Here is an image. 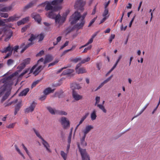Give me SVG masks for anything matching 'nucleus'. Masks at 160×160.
<instances>
[{
	"mask_svg": "<svg viewBox=\"0 0 160 160\" xmlns=\"http://www.w3.org/2000/svg\"><path fill=\"white\" fill-rule=\"evenodd\" d=\"M53 59L52 56L50 55H46L45 60L42 58L39 59L37 64L33 66L30 70V72H33V74L36 76L43 69L46 63L51 62Z\"/></svg>",
	"mask_w": 160,
	"mask_h": 160,
	"instance_id": "obj_1",
	"label": "nucleus"
},
{
	"mask_svg": "<svg viewBox=\"0 0 160 160\" xmlns=\"http://www.w3.org/2000/svg\"><path fill=\"white\" fill-rule=\"evenodd\" d=\"M87 14L86 12L84 13L82 16L80 12H75L70 17V22L71 24H76L74 26L75 28L79 29H81L84 25L85 18Z\"/></svg>",
	"mask_w": 160,
	"mask_h": 160,
	"instance_id": "obj_2",
	"label": "nucleus"
},
{
	"mask_svg": "<svg viewBox=\"0 0 160 160\" xmlns=\"http://www.w3.org/2000/svg\"><path fill=\"white\" fill-rule=\"evenodd\" d=\"M13 83L11 82L9 85H6L2 86L0 88V98L3 94L1 100L2 102H3L8 97L11 93L12 89V85Z\"/></svg>",
	"mask_w": 160,
	"mask_h": 160,
	"instance_id": "obj_3",
	"label": "nucleus"
},
{
	"mask_svg": "<svg viewBox=\"0 0 160 160\" xmlns=\"http://www.w3.org/2000/svg\"><path fill=\"white\" fill-rule=\"evenodd\" d=\"M63 0H54L51 2H45L46 5L45 9L46 11H56L58 8L56 7V5L61 3Z\"/></svg>",
	"mask_w": 160,
	"mask_h": 160,
	"instance_id": "obj_4",
	"label": "nucleus"
},
{
	"mask_svg": "<svg viewBox=\"0 0 160 160\" xmlns=\"http://www.w3.org/2000/svg\"><path fill=\"white\" fill-rule=\"evenodd\" d=\"M67 15V12L63 13L62 16L59 13L57 14L54 19L56 25L58 27L62 25L66 21Z\"/></svg>",
	"mask_w": 160,
	"mask_h": 160,
	"instance_id": "obj_5",
	"label": "nucleus"
},
{
	"mask_svg": "<svg viewBox=\"0 0 160 160\" xmlns=\"http://www.w3.org/2000/svg\"><path fill=\"white\" fill-rule=\"evenodd\" d=\"M78 147L81 157L82 160H90L89 155L85 149H83L78 144Z\"/></svg>",
	"mask_w": 160,
	"mask_h": 160,
	"instance_id": "obj_6",
	"label": "nucleus"
},
{
	"mask_svg": "<svg viewBox=\"0 0 160 160\" xmlns=\"http://www.w3.org/2000/svg\"><path fill=\"white\" fill-rule=\"evenodd\" d=\"M59 122L63 128L66 129L69 127V121L67 118L64 117H62L60 119Z\"/></svg>",
	"mask_w": 160,
	"mask_h": 160,
	"instance_id": "obj_7",
	"label": "nucleus"
},
{
	"mask_svg": "<svg viewBox=\"0 0 160 160\" xmlns=\"http://www.w3.org/2000/svg\"><path fill=\"white\" fill-rule=\"evenodd\" d=\"M85 3V2L83 0H77L74 5V7L76 9L82 10L83 9V7Z\"/></svg>",
	"mask_w": 160,
	"mask_h": 160,
	"instance_id": "obj_8",
	"label": "nucleus"
},
{
	"mask_svg": "<svg viewBox=\"0 0 160 160\" xmlns=\"http://www.w3.org/2000/svg\"><path fill=\"white\" fill-rule=\"evenodd\" d=\"M100 97H97L96 98V102L95 104V105L97 106V107L102 110L104 113H106L107 112V110L105 108L104 106L102 105L99 104L98 103L100 102Z\"/></svg>",
	"mask_w": 160,
	"mask_h": 160,
	"instance_id": "obj_9",
	"label": "nucleus"
},
{
	"mask_svg": "<svg viewBox=\"0 0 160 160\" xmlns=\"http://www.w3.org/2000/svg\"><path fill=\"white\" fill-rule=\"evenodd\" d=\"M30 58H27L23 61L22 63L20 64L18 66V68L20 70L23 69L27 65L30 63Z\"/></svg>",
	"mask_w": 160,
	"mask_h": 160,
	"instance_id": "obj_10",
	"label": "nucleus"
},
{
	"mask_svg": "<svg viewBox=\"0 0 160 160\" xmlns=\"http://www.w3.org/2000/svg\"><path fill=\"white\" fill-rule=\"evenodd\" d=\"M93 126L92 125H87L84 129L82 130V132L83 133V136H86L87 134L93 128Z\"/></svg>",
	"mask_w": 160,
	"mask_h": 160,
	"instance_id": "obj_11",
	"label": "nucleus"
},
{
	"mask_svg": "<svg viewBox=\"0 0 160 160\" xmlns=\"http://www.w3.org/2000/svg\"><path fill=\"white\" fill-rule=\"evenodd\" d=\"M36 106V103L33 102L30 105L29 107L26 109L25 112L26 113H28L32 112L34 110Z\"/></svg>",
	"mask_w": 160,
	"mask_h": 160,
	"instance_id": "obj_12",
	"label": "nucleus"
},
{
	"mask_svg": "<svg viewBox=\"0 0 160 160\" xmlns=\"http://www.w3.org/2000/svg\"><path fill=\"white\" fill-rule=\"evenodd\" d=\"M31 17L36 21L38 23H40L41 18L39 14L36 13H33L31 15Z\"/></svg>",
	"mask_w": 160,
	"mask_h": 160,
	"instance_id": "obj_13",
	"label": "nucleus"
},
{
	"mask_svg": "<svg viewBox=\"0 0 160 160\" xmlns=\"http://www.w3.org/2000/svg\"><path fill=\"white\" fill-rule=\"evenodd\" d=\"M72 96L74 99L76 101H78L82 98V96L78 94L76 92L73 91L72 92Z\"/></svg>",
	"mask_w": 160,
	"mask_h": 160,
	"instance_id": "obj_14",
	"label": "nucleus"
},
{
	"mask_svg": "<svg viewBox=\"0 0 160 160\" xmlns=\"http://www.w3.org/2000/svg\"><path fill=\"white\" fill-rule=\"evenodd\" d=\"M86 137V136H83L80 139V144H79L80 146L81 145L83 148H84L87 145V143L85 141Z\"/></svg>",
	"mask_w": 160,
	"mask_h": 160,
	"instance_id": "obj_15",
	"label": "nucleus"
},
{
	"mask_svg": "<svg viewBox=\"0 0 160 160\" xmlns=\"http://www.w3.org/2000/svg\"><path fill=\"white\" fill-rule=\"evenodd\" d=\"M54 11H52L51 12L49 11L47 12L46 13L47 17L52 19H54L57 15L54 13Z\"/></svg>",
	"mask_w": 160,
	"mask_h": 160,
	"instance_id": "obj_16",
	"label": "nucleus"
},
{
	"mask_svg": "<svg viewBox=\"0 0 160 160\" xmlns=\"http://www.w3.org/2000/svg\"><path fill=\"white\" fill-rule=\"evenodd\" d=\"M10 22H13L18 21L20 18V17L17 14H15L12 16L9 17Z\"/></svg>",
	"mask_w": 160,
	"mask_h": 160,
	"instance_id": "obj_17",
	"label": "nucleus"
},
{
	"mask_svg": "<svg viewBox=\"0 0 160 160\" xmlns=\"http://www.w3.org/2000/svg\"><path fill=\"white\" fill-rule=\"evenodd\" d=\"M46 108L51 114L52 115L56 114L58 110L54 109L50 106L46 107Z\"/></svg>",
	"mask_w": 160,
	"mask_h": 160,
	"instance_id": "obj_18",
	"label": "nucleus"
},
{
	"mask_svg": "<svg viewBox=\"0 0 160 160\" xmlns=\"http://www.w3.org/2000/svg\"><path fill=\"white\" fill-rule=\"evenodd\" d=\"M42 141V144L45 147L47 150L49 152H51V150L49 148V146L48 143L43 138L41 139Z\"/></svg>",
	"mask_w": 160,
	"mask_h": 160,
	"instance_id": "obj_19",
	"label": "nucleus"
},
{
	"mask_svg": "<svg viewBox=\"0 0 160 160\" xmlns=\"http://www.w3.org/2000/svg\"><path fill=\"white\" fill-rule=\"evenodd\" d=\"M71 88L72 90V92L74 91V90L75 89H79L81 88L80 85L76 83H72L71 84Z\"/></svg>",
	"mask_w": 160,
	"mask_h": 160,
	"instance_id": "obj_20",
	"label": "nucleus"
},
{
	"mask_svg": "<svg viewBox=\"0 0 160 160\" xmlns=\"http://www.w3.org/2000/svg\"><path fill=\"white\" fill-rule=\"evenodd\" d=\"M76 72L78 74L85 73L87 72V71L85 68H80L78 69L77 70Z\"/></svg>",
	"mask_w": 160,
	"mask_h": 160,
	"instance_id": "obj_21",
	"label": "nucleus"
},
{
	"mask_svg": "<svg viewBox=\"0 0 160 160\" xmlns=\"http://www.w3.org/2000/svg\"><path fill=\"white\" fill-rule=\"evenodd\" d=\"M37 37V35H34L33 34H31L30 35V38L28 39V41L30 42L29 43H32V45L34 43L32 42V41L34 40Z\"/></svg>",
	"mask_w": 160,
	"mask_h": 160,
	"instance_id": "obj_22",
	"label": "nucleus"
},
{
	"mask_svg": "<svg viewBox=\"0 0 160 160\" xmlns=\"http://www.w3.org/2000/svg\"><path fill=\"white\" fill-rule=\"evenodd\" d=\"M96 112V111L95 109H94L91 113V118L92 121L95 120L96 118L97 117Z\"/></svg>",
	"mask_w": 160,
	"mask_h": 160,
	"instance_id": "obj_23",
	"label": "nucleus"
},
{
	"mask_svg": "<svg viewBox=\"0 0 160 160\" xmlns=\"http://www.w3.org/2000/svg\"><path fill=\"white\" fill-rule=\"evenodd\" d=\"M74 72L73 69H68L64 71L62 73V75H66L70 74Z\"/></svg>",
	"mask_w": 160,
	"mask_h": 160,
	"instance_id": "obj_24",
	"label": "nucleus"
},
{
	"mask_svg": "<svg viewBox=\"0 0 160 160\" xmlns=\"http://www.w3.org/2000/svg\"><path fill=\"white\" fill-rule=\"evenodd\" d=\"M29 88H26L23 90L19 94V96H25L26 95L27 93L29 91Z\"/></svg>",
	"mask_w": 160,
	"mask_h": 160,
	"instance_id": "obj_25",
	"label": "nucleus"
},
{
	"mask_svg": "<svg viewBox=\"0 0 160 160\" xmlns=\"http://www.w3.org/2000/svg\"><path fill=\"white\" fill-rule=\"evenodd\" d=\"M54 89H52L51 88H49L45 89L43 91L44 94L47 95L49 93L53 92Z\"/></svg>",
	"mask_w": 160,
	"mask_h": 160,
	"instance_id": "obj_26",
	"label": "nucleus"
},
{
	"mask_svg": "<svg viewBox=\"0 0 160 160\" xmlns=\"http://www.w3.org/2000/svg\"><path fill=\"white\" fill-rule=\"evenodd\" d=\"M8 51L12 52V47H11L10 44L8 47L4 48L3 50L1 51L2 53H6Z\"/></svg>",
	"mask_w": 160,
	"mask_h": 160,
	"instance_id": "obj_27",
	"label": "nucleus"
},
{
	"mask_svg": "<svg viewBox=\"0 0 160 160\" xmlns=\"http://www.w3.org/2000/svg\"><path fill=\"white\" fill-rule=\"evenodd\" d=\"M56 115H67V113L63 111L58 110L57 113L56 112Z\"/></svg>",
	"mask_w": 160,
	"mask_h": 160,
	"instance_id": "obj_28",
	"label": "nucleus"
},
{
	"mask_svg": "<svg viewBox=\"0 0 160 160\" xmlns=\"http://www.w3.org/2000/svg\"><path fill=\"white\" fill-rule=\"evenodd\" d=\"M37 36L39 39V41L42 40L45 37V35L43 33H41L38 35H37Z\"/></svg>",
	"mask_w": 160,
	"mask_h": 160,
	"instance_id": "obj_29",
	"label": "nucleus"
},
{
	"mask_svg": "<svg viewBox=\"0 0 160 160\" xmlns=\"http://www.w3.org/2000/svg\"><path fill=\"white\" fill-rule=\"evenodd\" d=\"M60 154L64 160H66L67 158V154L63 151H61L60 152Z\"/></svg>",
	"mask_w": 160,
	"mask_h": 160,
	"instance_id": "obj_30",
	"label": "nucleus"
},
{
	"mask_svg": "<svg viewBox=\"0 0 160 160\" xmlns=\"http://www.w3.org/2000/svg\"><path fill=\"white\" fill-rule=\"evenodd\" d=\"M33 3L32 2H30L24 7V9L26 10L31 8L33 6Z\"/></svg>",
	"mask_w": 160,
	"mask_h": 160,
	"instance_id": "obj_31",
	"label": "nucleus"
},
{
	"mask_svg": "<svg viewBox=\"0 0 160 160\" xmlns=\"http://www.w3.org/2000/svg\"><path fill=\"white\" fill-rule=\"evenodd\" d=\"M33 130L34 131L35 133L36 134V136L40 139H41L42 138V136L40 135L39 132L36 129H35V128H33Z\"/></svg>",
	"mask_w": 160,
	"mask_h": 160,
	"instance_id": "obj_32",
	"label": "nucleus"
},
{
	"mask_svg": "<svg viewBox=\"0 0 160 160\" xmlns=\"http://www.w3.org/2000/svg\"><path fill=\"white\" fill-rule=\"evenodd\" d=\"M18 73L17 72H15L14 73H12L7 78V79L8 80H11L14 77L17 76L18 75Z\"/></svg>",
	"mask_w": 160,
	"mask_h": 160,
	"instance_id": "obj_33",
	"label": "nucleus"
},
{
	"mask_svg": "<svg viewBox=\"0 0 160 160\" xmlns=\"http://www.w3.org/2000/svg\"><path fill=\"white\" fill-rule=\"evenodd\" d=\"M14 147H15V149L18 152L19 154L21 155L24 158V156L23 154L21 152L20 150L19 149L18 146L16 145H14Z\"/></svg>",
	"mask_w": 160,
	"mask_h": 160,
	"instance_id": "obj_34",
	"label": "nucleus"
},
{
	"mask_svg": "<svg viewBox=\"0 0 160 160\" xmlns=\"http://www.w3.org/2000/svg\"><path fill=\"white\" fill-rule=\"evenodd\" d=\"M14 147H15V149L18 152L19 154L21 155L24 158V156L23 154L21 152L20 150L19 149L18 146L16 145H14Z\"/></svg>",
	"mask_w": 160,
	"mask_h": 160,
	"instance_id": "obj_35",
	"label": "nucleus"
},
{
	"mask_svg": "<svg viewBox=\"0 0 160 160\" xmlns=\"http://www.w3.org/2000/svg\"><path fill=\"white\" fill-rule=\"evenodd\" d=\"M107 16H108L109 17V15L108 14V9H104V11L102 14L103 17H107Z\"/></svg>",
	"mask_w": 160,
	"mask_h": 160,
	"instance_id": "obj_36",
	"label": "nucleus"
},
{
	"mask_svg": "<svg viewBox=\"0 0 160 160\" xmlns=\"http://www.w3.org/2000/svg\"><path fill=\"white\" fill-rule=\"evenodd\" d=\"M32 43H28L23 48L21 51V53H22L24 52V51L26 50L30 46L32 45Z\"/></svg>",
	"mask_w": 160,
	"mask_h": 160,
	"instance_id": "obj_37",
	"label": "nucleus"
},
{
	"mask_svg": "<svg viewBox=\"0 0 160 160\" xmlns=\"http://www.w3.org/2000/svg\"><path fill=\"white\" fill-rule=\"evenodd\" d=\"M88 113H87L85 114V115L83 116L81 119V120L79 122V124H81L83 122L84 120L87 118L88 116Z\"/></svg>",
	"mask_w": 160,
	"mask_h": 160,
	"instance_id": "obj_38",
	"label": "nucleus"
},
{
	"mask_svg": "<svg viewBox=\"0 0 160 160\" xmlns=\"http://www.w3.org/2000/svg\"><path fill=\"white\" fill-rule=\"evenodd\" d=\"M113 75H112L110 77H108V78H107L106 80H104L103 82H102L101 84L103 86V85L107 83L112 78V77Z\"/></svg>",
	"mask_w": 160,
	"mask_h": 160,
	"instance_id": "obj_39",
	"label": "nucleus"
},
{
	"mask_svg": "<svg viewBox=\"0 0 160 160\" xmlns=\"http://www.w3.org/2000/svg\"><path fill=\"white\" fill-rule=\"evenodd\" d=\"M93 41V39H92V38H91L86 44H85V45H84L83 46H82L81 47L79 48L81 49L82 48H83V47H84L87 46L89 44L91 43Z\"/></svg>",
	"mask_w": 160,
	"mask_h": 160,
	"instance_id": "obj_40",
	"label": "nucleus"
},
{
	"mask_svg": "<svg viewBox=\"0 0 160 160\" xmlns=\"http://www.w3.org/2000/svg\"><path fill=\"white\" fill-rule=\"evenodd\" d=\"M9 15L8 13L0 12V17L4 18H7L8 17Z\"/></svg>",
	"mask_w": 160,
	"mask_h": 160,
	"instance_id": "obj_41",
	"label": "nucleus"
},
{
	"mask_svg": "<svg viewBox=\"0 0 160 160\" xmlns=\"http://www.w3.org/2000/svg\"><path fill=\"white\" fill-rule=\"evenodd\" d=\"M90 59V58L89 56H88L86 58H85L83 60H82L81 62V63H84L85 62L89 61Z\"/></svg>",
	"mask_w": 160,
	"mask_h": 160,
	"instance_id": "obj_42",
	"label": "nucleus"
},
{
	"mask_svg": "<svg viewBox=\"0 0 160 160\" xmlns=\"http://www.w3.org/2000/svg\"><path fill=\"white\" fill-rule=\"evenodd\" d=\"M19 48L18 46H15L14 47H12V51H14V53L15 52H17V50Z\"/></svg>",
	"mask_w": 160,
	"mask_h": 160,
	"instance_id": "obj_43",
	"label": "nucleus"
},
{
	"mask_svg": "<svg viewBox=\"0 0 160 160\" xmlns=\"http://www.w3.org/2000/svg\"><path fill=\"white\" fill-rule=\"evenodd\" d=\"M71 66L70 65H68L66 67H64L61 68L59 70H58L57 71V73H60V72H61V71H62L63 69H66L67 68H68V67H70Z\"/></svg>",
	"mask_w": 160,
	"mask_h": 160,
	"instance_id": "obj_44",
	"label": "nucleus"
},
{
	"mask_svg": "<svg viewBox=\"0 0 160 160\" xmlns=\"http://www.w3.org/2000/svg\"><path fill=\"white\" fill-rule=\"evenodd\" d=\"M14 62V61L12 59H9L7 61V64L8 66H10L13 64Z\"/></svg>",
	"mask_w": 160,
	"mask_h": 160,
	"instance_id": "obj_45",
	"label": "nucleus"
},
{
	"mask_svg": "<svg viewBox=\"0 0 160 160\" xmlns=\"http://www.w3.org/2000/svg\"><path fill=\"white\" fill-rule=\"evenodd\" d=\"M58 61H59L58 60H56L55 61H54V62L50 63L48 65V67L54 65L56 63H57L58 62Z\"/></svg>",
	"mask_w": 160,
	"mask_h": 160,
	"instance_id": "obj_46",
	"label": "nucleus"
},
{
	"mask_svg": "<svg viewBox=\"0 0 160 160\" xmlns=\"http://www.w3.org/2000/svg\"><path fill=\"white\" fill-rule=\"evenodd\" d=\"M44 52L43 50L41 51L39 53L36 55L37 57H40L42 56L44 54Z\"/></svg>",
	"mask_w": 160,
	"mask_h": 160,
	"instance_id": "obj_47",
	"label": "nucleus"
},
{
	"mask_svg": "<svg viewBox=\"0 0 160 160\" xmlns=\"http://www.w3.org/2000/svg\"><path fill=\"white\" fill-rule=\"evenodd\" d=\"M115 37V35L113 34H111V36L109 38V42L110 43H111L113 39Z\"/></svg>",
	"mask_w": 160,
	"mask_h": 160,
	"instance_id": "obj_48",
	"label": "nucleus"
},
{
	"mask_svg": "<svg viewBox=\"0 0 160 160\" xmlns=\"http://www.w3.org/2000/svg\"><path fill=\"white\" fill-rule=\"evenodd\" d=\"M15 123H12L10 124L9 125L7 126H6V127L8 128H13L15 126Z\"/></svg>",
	"mask_w": 160,
	"mask_h": 160,
	"instance_id": "obj_49",
	"label": "nucleus"
},
{
	"mask_svg": "<svg viewBox=\"0 0 160 160\" xmlns=\"http://www.w3.org/2000/svg\"><path fill=\"white\" fill-rule=\"evenodd\" d=\"M91 47L92 46L91 45L88 46V47L84 48V51L82 52L84 53L86 52L88 50L90 49L91 48Z\"/></svg>",
	"mask_w": 160,
	"mask_h": 160,
	"instance_id": "obj_50",
	"label": "nucleus"
},
{
	"mask_svg": "<svg viewBox=\"0 0 160 160\" xmlns=\"http://www.w3.org/2000/svg\"><path fill=\"white\" fill-rule=\"evenodd\" d=\"M97 18V17L94 18L90 22L88 26V27H89L91 26V25L94 22Z\"/></svg>",
	"mask_w": 160,
	"mask_h": 160,
	"instance_id": "obj_51",
	"label": "nucleus"
},
{
	"mask_svg": "<svg viewBox=\"0 0 160 160\" xmlns=\"http://www.w3.org/2000/svg\"><path fill=\"white\" fill-rule=\"evenodd\" d=\"M103 18L101 20L100 24H101L104 22L108 18V16H107V17H103Z\"/></svg>",
	"mask_w": 160,
	"mask_h": 160,
	"instance_id": "obj_52",
	"label": "nucleus"
},
{
	"mask_svg": "<svg viewBox=\"0 0 160 160\" xmlns=\"http://www.w3.org/2000/svg\"><path fill=\"white\" fill-rule=\"evenodd\" d=\"M81 60V58H78L73 59L72 60V61L75 63H77V62H78V61L80 60Z\"/></svg>",
	"mask_w": 160,
	"mask_h": 160,
	"instance_id": "obj_53",
	"label": "nucleus"
},
{
	"mask_svg": "<svg viewBox=\"0 0 160 160\" xmlns=\"http://www.w3.org/2000/svg\"><path fill=\"white\" fill-rule=\"evenodd\" d=\"M28 27V25H26L25 27H23L21 29V32H24L25 31H26Z\"/></svg>",
	"mask_w": 160,
	"mask_h": 160,
	"instance_id": "obj_54",
	"label": "nucleus"
},
{
	"mask_svg": "<svg viewBox=\"0 0 160 160\" xmlns=\"http://www.w3.org/2000/svg\"><path fill=\"white\" fill-rule=\"evenodd\" d=\"M39 80H38L34 82L32 84V87H34L37 84H38L39 83Z\"/></svg>",
	"mask_w": 160,
	"mask_h": 160,
	"instance_id": "obj_55",
	"label": "nucleus"
},
{
	"mask_svg": "<svg viewBox=\"0 0 160 160\" xmlns=\"http://www.w3.org/2000/svg\"><path fill=\"white\" fill-rule=\"evenodd\" d=\"M17 24L18 26H20L22 24H24V23L23 21L22 20V19L18 22H17Z\"/></svg>",
	"mask_w": 160,
	"mask_h": 160,
	"instance_id": "obj_56",
	"label": "nucleus"
},
{
	"mask_svg": "<svg viewBox=\"0 0 160 160\" xmlns=\"http://www.w3.org/2000/svg\"><path fill=\"white\" fill-rule=\"evenodd\" d=\"M13 103H14V101H12L8 103H5L4 104V105L5 107H6L11 105Z\"/></svg>",
	"mask_w": 160,
	"mask_h": 160,
	"instance_id": "obj_57",
	"label": "nucleus"
},
{
	"mask_svg": "<svg viewBox=\"0 0 160 160\" xmlns=\"http://www.w3.org/2000/svg\"><path fill=\"white\" fill-rule=\"evenodd\" d=\"M47 95L45 94L41 96L40 98V99L41 100H43L46 98Z\"/></svg>",
	"mask_w": 160,
	"mask_h": 160,
	"instance_id": "obj_58",
	"label": "nucleus"
},
{
	"mask_svg": "<svg viewBox=\"0 0 160 160\" xmlns=\"http://www.w3.org/2000/svg\"><path fill=\"white\" fill-rule=\"evenodd\" d=\"M29 17H27L24 18H23V19H22L23 21L24 22V23H25L27 22L28 21H29Z\"/></svg>",
	"mask_w": 160,
	"mask_h": 160,
	"instance_id": "obj_59",
	"label": "nucleus"
},
{
	"mask_svg": "<svg viewBox=\"0 0 160 160\" xmlns=\"http://www.w3.org/2000/svg\"><path fill=\"white\" fill-rule=\"evenodd\" d=\"M22 146L24 149L25 150V151H26V153L27 154H28L29 153V152L27 149V148H26V147L25 146L24 144H22Z\"/></svg>",
	"mask_w": 160,
	"mask_h": 160,
	"instance_id": "obj_60",
	"label": "nucleus"
},
{
	"mask_svg": "<svg viewBox=\"0 0 160 160\" xmlns=\"http://www.w3.org/2000/svg\"><path fill=\"white\" fill-rule=\"evenodd\" d=\"M135 15L132 18V20H131V21H130V23H129V27H130L132 24V23L135 19Z\"/></svg>",
	"mask_w": 160,
	"mask_h": 160,
	"instance_id": "obj_61",
	"label": "nucleus"
},
{
	"mask_svg": "<svg viewBox=\"0 0 160 160\" xmlns=\"http://www.w3.org/2000/svg\"><path fill=\"white\" fill-rule=\"evenodd\" d=\"M127 28V26H126L124 27L123 26V25L122 24L121 26V30L125 31Z\"/></svg>",
	"mask_w": 160,
	"mask_h": 160,
	"instance_id": "obj_62",
	"label": "nucleus"
},
{
	"mask_svg": "<svg viewBox=\"0 0 160 160\" xmlns=\"http://www.w3.org/2000/svg\"><path fill=\"white\" fill-rule=\"evenodd\" d=\"M110 3V1H108V2L106 3L104 5V9H108L107 7L108 6L109 4Z\"/></svg>",
	"mask_w": 160,
	"mask_h": 160,
	"instance_id": "obj_63",
	"label": "nucleus"
},
{
	"mask_svg": "<svg viewBox=\"0 0 160 160\" xmlns=\"http://www.w3.org/2000/svg\"><path fill=\"white\" fill-rule=\"evenodd\" d=\"M20 106L19 104H18L15 108V110L16 111H18L20 108Z\"/></svg>",
	"mask_w": 160,
	"mask_h": 160,
	"instance_id": "obj_64",
	"label": "nucleus"
}]
</instances>
